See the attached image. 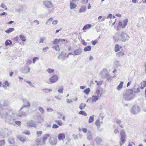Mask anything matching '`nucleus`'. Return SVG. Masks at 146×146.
<instances>
[{
    "mask_svg": "<svg viewBox=\"0 0 146 146\" xmlns=\"http://www.w3.org/2000/svg\"><path fill=\"white\" fill-rule=\"evenodd\" d=\"M135 97V95L133 91L128 90L125 92L123 95V98L127 101H129L133 100Z\"/></svg>",
    "mask_w": 146,
    "mask_h": 146,
    "instance_id": "1",
    "label": "nucleus"
},
{
    "mask_svg": "<svg viewBox=\"0 0 146 146\" xmlns=\"http://www.w3.org/2000/svg\"><path fill=\"white\" fill-rule=\"evenodd\" d=\"M16 114L15 113L14 115H13L12 116H10L8 119L9 123L10 124L15 125H21V122L19 121H16Z\"/></svg>",
    "mask_w": 146,
    "mask_h": 146,
    "instance_id": "2",
    "label": "nucleus"
},
{
    "mask_svg": "<svg viewBox=\"0 0 146 146\" xmlns=\"http://www.w3.org/2000/svg\"><path fill=\"white\" fill-rule=\"evenodd\" d=\"M15 113L11 110L9 111L8 113L5 111H4L0 113V115H1L2 117L5 118L6 121L9 123L8 119L10 116L14 115Z\"/></svg>",
    "mask_w": 146,
    "mask_h": 146,
    "instance_id": "3",
    "label": "nucleus"
},
{
    "mask_svg": "<svg viewBox=\"0 0 146 146\" xmlns=\"http://www.w3.org/2000/svg\"><path fill=\"white\" fill-rule=\"evenodd\" d=\"M100 75L103 78H107L109 81L111 80L113 78V77L110 76V75L108 73L107 70L106 68L104 69L101 71Z\"/></svg>",
    "mask_w": 146,
    "mask_h": 146,
    "instance_id": "4",
    "label": "nucleus"
},
{
    "mask_svg": "<svg viewBox=\"0 0 146 146\" xmlns=\"http://www.w3.org/2000/svg\"><path fill=\"white\" fill-rule=\"evenodd\" d=\"M120 36L121 41L123 42L129 40L130 38L129 36L124 32L121 33Z\"/></svg>",
    "mask_w": 146,
    "mask_h": 146,
    "instance_id": "5",
    "label": "nucleus"
},
{
    "mask_svg": "<svg viewBox=\"0 0 146 146\" xmlns=\"http://www.w3.org/2000/svg\"><path fill=\"white\" fill-rule=\"evenodd\" d=\"M141 109L140 107L136 105L133 106L131 108V112L133 114H136L140 112Z\"/></svg>",
    "mask_w": 146,
    "mask_h": 146,
    "instance_id": "6",
    "label": "nucleus"
},
{
    "mask_svg": "<svg viewBox=\"0 0 146 146\" xmlns=\"http://www.w3.org/2000/svg\"><path fill=\"white\" fill-rule=\"evenodd\" d=\"M120 135L121 137L120 138L121 141L120 143V145L121 146L125 142V139L126 136L124 130H122L121 131Z\"/></svg>",
    "mask_w": 146,
    "mask_h": 146,
    "instance_id": "7",
    "label": "nucleus"
},
{
    "mask_svg": "<svg viewBox=\"0 0 146 146\" xmlns=\"http://www.w3.org/2000/svg\"><path fill=\"white\" fill-rule=\"evenodd\" d=\"M22 101L24 104L22 107L20 108L19 111H20L24 107H29L30 106V104L28 100L25 99H23Z\"/></svg>",
    "mask_w": 146,
    "mask_h": 146,
    "instance_id": "8",
    "label": "nucleus"
},
{
    "mask_svg": "<svg viewBox=\"0 0 146 146\" xmlns=\"http://www.w3.org/2000/svg\"><path fill=\"white\" fill-rule=\"evenodd\" d=\"M58 80V76L56 75H53L50 78V82L51 84H53L56 82Z\"/></svg>",
    "mask_w": 146,
    "mask_h": 146,
    "instance_id": "9",
    "label": "nucleus"
},
{
    "mask_svg": "<svg viewBox=\"0 0 146 146\" xmlns=\"http://www.w3.org/2000/svg\"><path fill=\"white\" fill-rule=\"evenodd\" d=\"M49 143L52 145H55L56 144L57 139L54 137H50L49 139Z\"/></svg>",
    "mask_w": 146,
    "mask_h": 146,
    "instance_id": "10",
    "label": "nucleus"
},
{
    "mask_svg": "<svg viewBox=\"0 0 146 146\" xmlns=\"http://www.w3.org/2000/svg\"><path fill=\"white\" fill-rule=\"evenodd\" d=\"M43 5L47 8H51L53 7L52 4L49 1H43Z\"/></svg>",
    "mask_w": 146,
    "mask_h": 146,
    "instance_id": "11",
    "label": "nucleus"
},
{
    "mask_svg": "<svg viewBox=\"0 0 146 146\" xmlns=\"http://www.w3.org/2000/svg\"><path fill=\"white\" fill-rule=\"evenodd\" d=\"M66 53L64 52H61L60 55L58 56V59L63 61L66 59Z\"/></svg>",
    "mask_w": 146,
    "mask_h": 146,
    "instance_id": "12",
    "label": "nucleus"
},
{
    "mask_svg": "<svg viewBox=\"0 0 146 146\" xmlns=\"http://www.w3.org/2000/svg\"><path fill=\"white\" fill-rule=\"evenodd\" d=\"M83 50L82 49L79 48L75 50L73 52L74 54L76 56L80 55L82 53Z\"/></svg>",
    "mask_w": 146,
    "mask_h": 146,
    "instance_id": "13",
    "label": "nucleus"
},
{
    "mask_svg": "<svg viewBox=\"0 0 146 146\" xmlns=\"http://www.w3.org/2000/svg\"><path fill=\"white\" fill-rule=\"evenodd\" d=\"M87 136L88 140L89 141H92L93 139V136L92 133L90 131H88L87 134Z\"/></svg>",
    "mask_w": 146,
    "mask_h": 146,
    "instance_id": "14",
    "label": "nucleus"
},
{
    "mask_svg": "<svg viewBox=\"0 0 146 146\" xmlns=\"http://www.w3.org/2000/svg\"><path fill=\"white\" fill-rule=\"evenodd\" d=\"M27 125L28 126L36 127V123L34 121L31 120L27 122Z\"/></svg>",
    "mask_w": 146,
    "mask_h": 146,
    "instance_id": "15",
    "label": "nucleus"
},
{
    "mask_svg": "<svg viewBox=\"0 0 146 146\" xmlns=\"http://www.w3.org/2000/svg\"><path fill=\"white\" fill-rule=\"evenodd\" d=\"M65 137V134L63 133H59L58 135V139L59 141L63 140Z\"/></svg>",
    "mask_w": 146,
    "mask_h": 146,
    "instance_id": "16",
    "label": "nucleus"
},
{
    "mask_svg": "<svg viewBox=\"0 0 146 146\" xmlns=\"http://www.w3.org/2000/svg\"><path fill=\"white\" fill-rule=\"evenodd\" d=\"M42 140H41L40 138H38L36 140V143L37 145H42L45 144Z\"/></svg>",
    "mask_w": 146,
    "mask_h": 146,
    "instance_id": "17",
    "label": "nucleus"
},
{
    "mask_svg": "<svg viewBox=\"0 0 146 146\" xmlns=\"http://www.w3.org/2000/svg\"><path fill=\"white\" fill-rule=\"evenodd\" d=\"M17 138L21 141L24 142L26 140V137L22 135H19L17 136Z\"/></svg>",
    "mask_w": 146,
    "mask_h": 146,
    "instance_id": "18",
    "label": "nucleus"
},
{
    "mask_svg": "<svg viewBox=\"0 0 146 146\" xmlns=\"http://www.w3.org/2000/svg\"><path fill=\"white\" fill-rule=\"evenodd\" d=\"M30 69V68L29 67H24L22 68V72L26 74L29 72Z\"/></svg>",
    "mask_w": 146,
    "mask_h": 146,
    "instance_id": "19",
    "label": "nucleus"
},
{
    "mask_svg": "<svg viewBox=\"0 0 146 146\" xmlns=\"http://www.w3.org/2000/svg\"><path fill=\"white\" fill-rule=\"evenodd\" d=\"M77 6V5L73 1L71 0L70 1V8L71 9H72L75 8Z\"/></svg>",
    "mask_w": 146,
    "mask_h": 146,
    "instance_id": "20",
    "label": "nucleus"
},
{
    "mask_svg": "<svg viewBox=\"0 0 146 146\" xmlns=\"http://www.w3.org/2000/svg\"><path fill=\"white\" fill-rule=\"evenodd\" d=\"M139 88V86L138 85L135 84L134 86L133 90L135 92H139L140 91Z\"/></svg>",
    "mask_w": 146,
    "mask_h": 146,
    "instance_id": "21",
    "label": "nucleus"
},
{
    "mask_svg": "<svg viewBox=\"0 0 146 146\" xmlns=\"http://www.w3.org/2000/svg\"><path fill=\"white\" fill-rule=\"evenodd\" d=\"M16 116H17L19 117H26V114L25 112L22 111L21 112H20L17 114H16Z\"/></svg>",
    "mask_w": 146,
    "mask_h": 146,
    "instance_id": "22",
    "label": "nucleus"
},
{
    "mask_svg": "<svg viewBox=\"0 0 146 146\" xmlns=\"http://www.w3.org/2000/svg\"><path fill=\"white\" fill-rule=\"evenodd\" d=\"M98 96H92L91 98L92 101L93 103H96L98 100Z\"/></svg>",
    "mask_w": 146,
    "mask_h": 146,
    "instance_id": "23",
    "label": "nucleus"
},
{
    "mask_svg": "<svg viewBox=\"0 0 146 146\" xmlns=\"http://www.w3.org/2000/svg\"><path fill=\"white\" fill-rule=\"evenodd\" d=\"M121 48V47L119 45L116 44L115 47V52H117L119 51L120 49Z\"/></svg>",
    "mask_w": 146,
    "mask_h": 146,
    "instance_id": "24",
    "label": "nucleus"
},
{
    "mask_svg": "<svg viewBox=\"0 0 146 146\" xmlns=\"http://www.w3.org/2000/svg\"><path fill=\"white\" fill-rule=\"evenodd\" d=\"M123 82L121 81L120 82V84L117 88V89L119 91L121 89L123 88Z\"/></svg>",
    "mask_w": 146,
    "mask_h": 146,
    "instance_id": "25",
    "label": "nucleus"
},
{
    "mask_svg": "<svg viewBox=\"0 0 146 146\" xmlns=\"http://www.w3.org/2000/svg\"><path fill=\"white\" fill-rule=\"evenodd\" d=\"M86 10V7L85 6H83L81 7L79 10L80 13H83L85 12Z\"/></svg>",
    "mask_w": 146,
    "mask_h": 146,
    "instance_id": "26",
    "label": "nucleus"
},
{
    "mask_svg": "<svg viewBox=\"0 0 146 146\" xmlns=\"http://www.w3.org/2000/svg\"><path fill=\"white\" fill-rule=\"evenodd\" d=\"M116 121L120 127L122 128L123 127V125L121 124L122 121L120 120L117 119Z\"/></svg>",
    "mask_w": 146,
    "mask_h": 146,
    "instance_id": "27",
    "label": "nucleus"
},
{
    "mask_svg": "<svg viewBox=\"0 0 146 146\" xmlns=\"http://www.w3.org/2000/svg\"><path fill=\"white\" fill-rule=\"evenodd\" d=\"M91 50V47L90 46H88L84 48V52L90 51Z\"/></svg>",
    "mask_w": 146,
    "mask_h": 146,
    "instance_id": "28",
    "label": "nucleus"
},
{
    "mask_svg": "<svg viewBox=\"0 0 146 146\" xmlns=\"http://www.w3.org/2000/svg\"><path fill=\"white\" fill-rule=\"evenodd\" d=\"M42 90L45 93H50V92H51L52 91V90L51 89H48L47 88H45L42 89Z\"/></svg>",
    "mask_w": 146,
    "mask_h": 146,
    "instance_id": "29",
    "label": "nucleus"
},
{
    "mask_svg": "<svg viewBox=\"0 0 146 146\" xmlns=\"http://www.w3.org/2000/svg\"><path fill=\"white\" fill-rule=\"evenodd\" d=\"M95 141L97 143L100 144L102 142V139L100 137H98L95 139Z\"/></svg>",
    "mask_w": 146,
    "mask_h": 146,
    "instance_id": "30",
    "label": "nucleus"
},
{
    "mask_svg": "<svg viewBox=\"0 0 146 146\" xmlns=\"http://www.w3.org/2000/svg\"><path fill=\"white\" fill-rule=\"evenodd\" d=\"M91 27V25L90 24H87L85 25L83 28L82 29L83 30H85L89 29Z\"/></svg>",
    "mask_w": 146,
    "mask_h": 146,
    "instance_id": "31",
    "label": "nucleus"
},
{
    "mask_svg": "<svg viewBox=\"0 0 146 146\" xmlns=\"http://www.w3.org/2000/svg\"><path fill=\"white\" fill-rule=\"evenodd\" d=\"M127 23L128 19H125L123 21V22L122 23L123 24V28H124L127 25Z\"/></svg>",
    "mask_w": 146,
    "mask_h": 146,
    "instance_id": "32",
    "label": "nucleus"
},
{
    "mask_svg": "<svg viewBox=\"0 0 146 146\" xmlns=\"http://www.w3.org/2000/svg\"><path fill=\"white\" fill-rule=\"evenodd\" d=\"M14 29L13 28H9L7 30L5 31V32L7 33H9L13 31Z\"/></svg>",
    "mask_w": 146,
    "mask_h": 146,
    "instance_id": "33",
    "label": "nucleus"
},
{
    "mask_svg": "<svg viewBox=\"0 0 146 146\" xmlns=\"http://www.w3.org/2000/svg\"><path fill=\"white\" fill-rule=\"evenodd\" d=\"M94 115H93L92 116H90L89 117V123H92L94 121Z\"/></svg>",
    "mask_w": 146,
    "mask_h": 146,
    "instance_id": "34",
    "label": "nucleus"
},
{
    "mask_svg": "<svg viewBox=\"0 0 146 146\" xmlns=\"http://www.w3.org/2000/svg\"><path fill=\"white\" fill-rule=\"evenodd\" d=\"M114 66L116 68L120 66V65L119 63V62L118 61H115L114 63Z\"/></svg>",
    "mask_w": 146,
    "mask_h": 146,
    "instance_id": "35",
    "label": "nucleus"
},
{
    "mask_svg": "<svg viewBox=\"0 0 146 146\" xmlns=\"http://www.w3.org/2000/svg\"><path fill=\"white\" fill-rule=\"evenodd\" d=\"M95 125L97 126L98 128H100L101 125L99 119H97L95 122Z\"/></svg>",
    "mask_w": 146,
    "mask_h": 146,
    "instance_id": "36",
    "label": "nucleus"
},
{
    "mask_svg": "<svg viewBox=\"0 0 146 146\" xmlns=\"http://www.w3.org/2000/svg\"><path fill=\"white\" fill-rule=\"evenodd\" d=\"M49 135L47 134H46L44 135L42 139L44 143H45V140L48 138V137H49Z\"/></svg>",
    "mask_w": 146,
    "mask_h": 146,
    "instance_id": "37",
    "label": "nucleus"
},
{
    "mask_svg": "<svg viewBox=\"0 0 146 146\" xmlns=\"http://www.w3.org/2000/svg\"><path fill=\"white\" fill-rule=\"evenodd\" d=\"M20 39L23 41L25 42L26 40V38L25 36L23 35H21L19 36Z\"/></svg>",
    "mask_w": 146,
    "mask_h": 146,
    "instance_id": "38",
    "label": "nucleus"
},
{
    "mask_svg": "<svg viewBox=\"0 0 146 146\" xmlns=\"http://www.w3.org/2000/svg\"><path fill=\"white\" fill-rule=\"evenodd\" d=\"M8 141L10 144H12L14 142V139L13 138H10L8 139Z\"/></svg>",
    "mask_w": 146,
    "mask_h": 146,
    "instance_id": "39",
    "label": "nucleus"
},
{
    "mask_svg": "<svg viewBox=\"0 0 146 146\" xmlns=\"http://www.w3.org/2000/svg\"><path fill=\"white\" fill-rule=\"evenodd\" d=\"M86 104L83 103H81L80 106L79 108L80 110H83L84 109L86 106Z\"/></svg>",
    "mask_w": 146,
    "mask_h": 146,
    "instance_id": "40",
    "label": "nucleus"
},
{
    "mask_svg": "<svg viewBox=\"0 0 146 146\" xmlns=\"http://www.w3.org/2000/svg\"><path fill=\"white\" fill-rule=\"evenodd\" d=\"M54 70L53 69L48 68L47 70L46 71L49 74H51L53 73Z\"/></svg>",
    "mask_w": 146,
    "mask_h": 146,
    "instance_id": "41",
    "label": "nucleus"
},
{
    "mask_svg": "<svg viewBox=\"0 0 146 146\" xmlns=\"http://www.w3.org/2000/svg\"><path fill=\"white\" fill-rule=\"evenodd\" d=\"M117 54L119 57L122 56L124 55V52L123 51L121 50V52L117 53Z\"/></svg>",
    "mask_w": 146,
    "mask_h": 146,
    "instance_id": "42",
    "label": "nucleus"
},
{
    "mask_svg": "<svg viewBox=\"0 0 146 146\" xmlns=\"http://www.w3.org/2000/svg\"><path fill=\"white\" fill-rule=\"evenodd\" d=\"M100 90H97L96 91V94L97 95V96L98 97H100L101 96L102 94L100 93Z\"/></svg>",
    "mask_w": 146,
    "mask_h": 146,
    "instance_id": "43",
    "label": "nucleus"
},
{
    "mask_svg": "<svg viewBox=\"0 0 146 146\" xmlns=\"http://www.w3.org/2000/svg\"><path fill=\"white\" fill-rule=\"evenodd\" d=\"M5 45L6 46L10 45L12 44V42L10 40H6L5 42Z\"/></svg>",
    "mask_w": 146,
    "mask_h": 146,
    "instance_id": "44",
    "label": "nucleus"
},
{
    "mask_svg": "<svg viewBox=\"0 0 146 146\" xmlns=\"http://www.w3.org/2000/svg\"><path fill=\"white\" fill-rule=\"evenodd\" d=\"M64 41L63 40H62L61 39H55L53 42V44H57L58 43V42H59V41Z\"/></svg>",
    "mask_w": 146,
    "mask_h": 146,
    "instance_id": "45",
    "label": "nucleus"
},
{
    "mask_svg": "<svg viewBox=\"0 0 146 146\" xmlns=\"http://www.w3.org/2000/svg\"><path fill=\"white\" fill-rule=\"evenodd\" d=\"M63 88L62 86H61L59 88V89L58 90V92L60 93H62L63 92Z\"/></svg>",
    "mask_w": 146,
    "mask_h": 146,
    "instance_id": "46",
    "label": "nucleus"
},
{
    "mask_svg": "<svg viewBox=\"0 0 146 146\" xmlns=\"http://www.w3.org/2000/svg\"><path fill=\"white\" fill-rule=\"evenodd\" d=\"M52 18H51L48 20L45 23L46 25H50V23L52 21Z\"/></svg>",
    "mask_w": 146,
    "mask_h": 146,
    "instance_id": "47",
    "label": "nucleus"
},
{
    "mask_svg": "<svg viewBox=\"0 0 146 146\" xmlns=\"http://www.w3.org/2000/svg\"><path fill=\"white\" fill-rule=\"evenodd\" d=\"M52 48L54 49L56 51H59L60 48L59 46L58 45H56V46H53Z\"/></svg>",
    "mask_w": 146,
    "mask_h": 146,
    "instance_id": "48",
    "label": "nucleus"
},
{
    "mask_svg": "<svg viewBox=\"0 0 146 146\" xmlns=\"http://www.w3.org/2000/svg\"><path fill=\"white\" fill-rule=\"evenodd\" d=\"M56 123H57L59 126H61L62 125V123L61 120H55Z\"/></svg>",
    "mask_w": 146,
    "mask_h": 146,
    "instance_id": "49",
    "label": "nucleus"
},
{
    "mask_svg": "<svg viewBox=\"0 0 146 146\" xmlns=\"http://www.w3.org/2000/svg\"><path fill=\"white\" fill-rule=\"evenodd\" d=\"M79 114L84 115L85 116H86L87 115L86 112L83 110L80 111L79 112Z\"/></svg>",
    "mask_w": 146,
    "mask_h": 146,
    "instance_id": "50",
    "label": "nucleus"
},
{
    "mask_svg": "<svg viewBox=\"0 0 146 146\" xmlns=\"http://www.w3.org/2000/svg\"><path fill=\"white\" fill-rule=\"evenodd\" d=\"M90 91V89L89 88H88L86 89L84 91V92L86 94L88 95L89 94Z\"/></svg>",
    "mask_w": 146,
    "mask_h": 146,
    "instance_id": "51",
    "label": "nucleus"
},
{
    "mask_svg": "<svg viewBox=\"0 0 146 146\" xmlns=\"http://www.w3.org/2000/svg\"><path fill=\"white\" fill-rule=\"evenodd\" d=\"M27 83H28L29 85L32 87H34V85L35 84H32L31 82L30 81H25V80H24Z\"/></svg>",
    "mask_w": 146,
    "mask_h": 146,
    "instance_id": "52",
    "label": "nucleus"
},
{
    "mask_svg": "<svg viewBox=\"0 0 146 146\" xmlns=\"http://www.w3.org/2000/svg\"><path fill=\"white\" fill-rule=\"evenodd\" d=\"M5 143V142L4 140L0 141V146H3Z\"/></svg>",
    "mask_w": 146,
    "mask_h": 146,
    "instance_id": "53",
    "label": "nucleus"
},
{
    "mask_svg": "<svg viewBox=\"0 0 146 146\" xmlns=\"http://www.w3.org/2000/svg\"><path fill=\"white\" fill-rule=\"evenodd\" d=\"M26 64L27 65H28L31 64L32 63V61L31 60H27L26 61Z\"/></svg>",
    "mask_w": 146,
    "mask_h": 146,
    "instance_id": "54",
    "label": "nucleus"
},
{
    "mask_svg": "<svg viewBox=\"0 0 146 146\" xmlns=\"http://www.w3.org/2000/svg\"><path fill=\"white\" fill-rule=\"evenodd\" d=\"M45 38L44 37H42L41 38L39 41V43H43L44 40L45 39Z\"/></svg>",
    "mask_w": 146,
    "mask_h": 146,
    "instance_id": "55",
    "label": "nucleus"
},
{
    "mask_svg": "<svg viewBox=\"0 0 146 146\" xmlns=\"http://www.w3.org/2000/svg\"><path fill=\"white\" fill-rule=\"evenodd\" d=\"M38 110L41 113H44V110L41 107H39Z\"/></svg>",
    "mask_w": 146,
    "mask_h": 146,
    "instance_id": "56",
    "label": "nucleus"
},
{
    "mask_svg": "<svg viewBox=\"0 0 146 146\" xmlns=\"http://www.w3.org/2000/svg\"><path fill=\"white\" fill-rule=\"evenodd\" d=\"M0 7L3 8H5V9L6 10L7 9L6 7V5H5L3 3H1V4Z\"/></svg>",
    "mask_w": 146,
    "mask_h": 146,
    "instance_id": "57",
    "label": "nucleus"
},
{
    "mask_svg": "<svg viewBox=\"0 0 146 146\" xmlns=\"http://www.w3.org/2000/svg\"><path fill=\"white\" fill-rule=\"evenodd\" d=\"M39 59V58L38 57H36L33 58V63L34 64L35 62H36V60H38Z\"/></svg>",
    "mask_w": 146,
    "mask_h": 146,
    "instance_id": "58",
    "label": "nucleus"
},
{
    "mask_svg": "<svg viewBox=\"0 0 146 146\" xmlns=\"http://www.w3.org/2000/svg\"><path fill=\"white\" fill-rule=\"evenodd\" d=\"M42 131H37L36 134L37 136L39 137L42 134Z\"/></svg>",
    "mask_w": 146,
    "mask_h": 146,
    "instance_id": "59",
    "label": "nucleus"
},
{
    "mask_svg": "<svg viewBox=\"0 0 146 146\" xmlns=\"http://www.w3.org/2000/svg\"><path fill=\"white\" fill-rule=\"evenodd\" d=\"M23 133L27 135H29L30 134V132L28 130L25 131Z\"/></svg>",
    "mask_w": 146,
    "mask_h": 146,
    "instance_id": "60",
    "label": "nucleus"
},
{
    "mask_svg": "<svg viewBox=\"0 0 146 146\" xmlns=\"http://www.w3.org/2000/svg\"><path fill=\"white\" fill-rule=\"evenodd\" d=\"M49 48L48 47V46L46 47L45 48H44L42 49V51L43 52H46L47 50L49 49Z\"/></svg>",
    "mask_w": 146,
    "mask_h": 146,
    "instance_id": "61",
    "label": "nucleus"
},
{
    "mask_svg": "<svg viewBox=\"0 0 146 146\" xmlns=\"http://www.w3.org/2000/svg\"><path fill=\"white\" fill-rule=\"evenodd\" d=\"M73 138L74 140H77L78 139V137L77 135L73 134L72 135Z\"/></svg>",
    "mask_w": 146,
    "mask_h": 146,
    "instance_id": "62",
    "label": "nucleus"
},
{
    "mask_svg": "<svg viewBox=\"0 0 146 146\" xmlns=\"http://www.w3.org/2000/svg\"><path fill=\"white\" fill-rule=\"evenodd\" d=\"M5 85H6L7 87H9L10 85V83L9 82L7 81H5Z\"/></svg>",
    "mask_w": 146,
    "mask_h": 146,
    "instance_id": "63",
    "label": "nucleus"
},
{
    "mask_svg": "<svg viewBox=\"0 0 146 146\" xmlns=\"http://www.w3.org/2000/svg\"><path fill=\"white\" fill-rule=\"evenodd\" d=\"M59 126L56 124H53L52 125V127L53 128H58Z\"/></svg>",
    "mask_w": 146,
    "mask_h": 146,
    "instance_id": "64",
    "label": "nucleus"
}]
</instances>
